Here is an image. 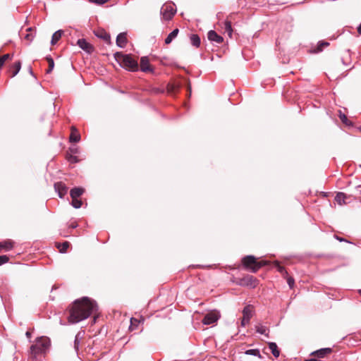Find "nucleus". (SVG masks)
<instances>
[{
    "mask_svg": "<svg viewBox=\"0 0 361 361\" xmlns=\"http://www.w3.org/2000/svg\"><path fill=\"white\" fill-rule=\"evenodd\" d=\"M97 307V303L86 297L75 300L68 309V322L75 324L88 318Z\"/></svg>",
    "mask_w": 361,
    "mask_h": 361,
    "instance_id": "obj_1",
    "label": "nucleus"
},
{
    "mask_svg": "<svg viewBox=\"0 0 361 361\" xmlns=\"http://www.w3.org/2000/svg\"><path fill=\"white\" fill-rule=\"evenodd\" d=\"M50 346V340L48 337L38 338L35 343L31 345L30 357L32 360H37L44 355Z\"/></svg>",
    "mask_w": 361,
    "mask_h": 361,
    "instance_id": "obj_2",
    "label": "nucleus"
},
{
    "mask_svg": "<svg viewBox=\"0 0 361 361\" xmlns=\"http://www.w3.org/2000/svg\"><path fill=\"white\" fill-rule=\"evenodd\" d=\"M115 58L116 61L121 63V66L127 70L130 71H136L138 70V63L131 55L116 52L115 54Z\"/></svg>",
    "mask_w": 361,
    "mask_h": 361,
    "instance_id": "obj_3",
    "label": "nucleus"
},
{
    "mask_svg": "<svg viewBox=\"0 0 361 361\" xmlns=\"http://www.w3.org/2000/svg\"><path fill=\"white\" fill-rule=\"evenodd\" d=\"M243 265L252 272L256 273L261 267L269 264L267 261H257V259L252 255H247L242 259Z\"/></svg>",
    "mask_w": 361,
    "mask_h": 361,
    "instance_id": "obj_4",
    "label": "nucleus"
},
{
    "mask_svg": "<svg viewBox=\"0 0 361 361\" xmlns=\"http://www.w3.org/2000/svg\"><path fill=\"white\" fill-rule=\"evenodd\" d=\"M237 283L242 286H247L254 288L257 286V280L253 276L247 275L243 278L239 279Z\"/></svg>",
    "mask_w": 361,
    "mask_h": 361,
    "instance_id": "obj_5",
    "label": "nucleus"
},
{
    "mask_svg": "<svg viewBox=\"0 0 361 361\" xmlns=\"http://www.w3.org/2000/svg\"><path fill=\"white\" fill-rule=\"evenodd\" d=\"M254 307L252 305H246L243 310V318L241 319V326H245L249 324L250 319L252 317Z\"/></svg>",
    "mask_w": 361,
    "mask_h": 361,
    "instance_id": "obj_6",
    "label": "nucleus"
},
{
    "mask_svg": "<svg viewBox=\"0 0 361 361\" xmlns=\"http://www.w3.org/2000/svg\"><path fill=\"white\" fill-rule=\"evenodd\" d=\"M161 13L163 16V18L166 20L172 19L176 13V11L173 9L171 5H164L161 10Z\"/></svg>",
    "mask_w": 361,
    "mask_h": 361,
    "instance_id": "obj_7",
    "label": "nucleus"
},
{
    "mask_svg": "<svg viewBox=\"0 0 361 361\" xmlns=\"http://www.w3.org/2000/svg\"><path fill=\"white\" fill-rule=\"evenodd\" d=\"M219 318V314L217 311H211L204 316L202 322L204 324L209 325L216 322Z\"/></svg>",
    "mask_w": 361,
    "mask_h": 361,
    "instance_id": "obj_8",
    "label": "nucleus"
},
{
    "mask_svg": "<svg viewBox=\"0 0 361 361\" xmlns=\"http://www.w3.org/2000/svg\"><path fill=\"white\" fill-rule=\"evenodd\" d=\"M77 44L82 49L88 54L92 53L94 50V47L84 39H78Z\"/></svg>",
    "mask_w": 361,
    "mask_h": 361,
    "instance_id": "obj_9",
    "label": "nucleus"
},
{
    "mask_svg": "<svg viewBox=\"0 0 361 361\" xmlns=\"http://www.w3.org/2000/svg\"><path fill=\"white\" fill-rule=\"evenodd\" d=\"M54 189L58 192L59 196L62 198L68 192V187L63 182H57L54 183Z\"/></svg>",
    "mask_w": 361,
    "mask_h": 361,
    "instance_id": "obj_10",
    "label": "nucleus"
},
{
    "mask_svg": "<svg viewBox=\"0 0 361 361\" xmlns=\"http://www.w3.org/2000/svg\"><path fill=\"white\" fill-rule=\"evenodd\" d=\"M207 37L209 41L214 42L217 44H221L224 42V38L214 30L209 31Z\"/></svg>",
    "mask_w": 361,
    "mask_h": 361,
    "instance_id": "obj_11",
    "label": "nucleus"
},
{
    "mask_svg": "<svg viewBox=\"0 0 361 361\" xmlns=\"http://www.w3.org/2000/svg\"><path fill=\"white\" fill-rule=\"evenodd\" d=\"M94 34L97 37L104 39L108 44H111L110 35L108 32H106L104 30L99 29L94 32Z\"/></svg>",
    "mask_w": 361,
    "mask_h": 361,
    "instance_id": "obj_12",
    "label": "nucleus"
},
{
    "mask_svg": "<svg viewBox=\"0 0 361 361\" xmlns=\"http://www.w3.org/2000/svg\"><path fill=\"white\" fill-rule=\"evenodd\" d=\"M140 68L144 72L152 71L149 61L147 57H142L140 59Z\"/></svg>",
    "mask_w": 361,
    "mask_h": 361,
    "instance_id": "obj_13",
    "label": "nucleus"
},
{
    "mask_svg": "<svg viewBox=\"0 0 361 361\" xmlns=\"http://www.w3.org/2000/svg\"><path fill=\"white\" fill-rule=\"evenodd\" d=\"M332 353V349L330 348H322L312 353V355L317 356L319 358L324 357L326 355Z\"/></svg>",
    "mask_w": 361,
    "mask_h": 361,
    "instance_id": "obj_14",
    "label": "nucleus"
},
{
    "mask_svg": "<svg viewBox=\"0 0 361 361\" xmlns=\"http://www.w3.org/2000/svg\"><path fill=\"white\" fill-rule=\"evenodd\" d=\"M128 42L126 33L122 32L120 33L117 37H116V44L120 47H126V44Z\"/></svg>",
    "mask_w": 361,
    "mask_h": 361,
    "instance_id": "obj_15",
    "label": "nucleus"
},
{
    "mask_svg": "<svg viewBox=\"0 0 361 361\" xmlns=\"http://www.w3.org/2000/svg\"><path fill=\"white\" fill-rule=\"evenodd\" d=\"M348 198L347 195H345L343 192H338L335 197V201L339 204V205H343L346 204L348 202L346 200Z\"/></svg>",
    "mask_w": 361,
    "mask_h": 361,
    "instance_id": "obj_16",
    "label": "nucleus"
},
{
    "mask_svg": "<svg viewBox=\"0 0 361 361\" xmlns=\"http://www.w3.org/2000/svg\"><path fill=\"white\" fill-rule=\"evenodd\" d=\"M69 140L71 142H78L80 140V135L78 130L74 126L71 127V133L70 135Z\"/></svg>",
    "mask_w": 361,
    "mask_h": 361,
    "instance_id": "obj_17",
    "label": "nucleus"
},
{
    "mask_svg": "<svg viewBox=\"0 0 361 361\" xmlns=\"http://www.w3.org/2000/svg\"><path fill=\"white\" fill-rule=\"evenodd\" d=\"M84 192L85 190L82 188H74L71 190L70 195L72 199L78 198Z\"/></svg>",
    "mask_w": 361,
    "mask_h": 361,
    "instance_id": "obj_18",
    "label": "nucleus"
},
{
    "mask_svg": "<svg viewBox=\"0 0 361 361\" xmlns=\"http://www.w3.org/2000/svg\"><path fill=\"white\" fill-rule=\"evenodd\" d=\"M256 331L260 334L265 335L266 336H269V329L267 326H264L262 324H258L255 326Z\"/></svg>",
    "mask_w": 361,
    "mask_h": 361,
    "instance_id": "obj_19",
    "label": "nucleus"
},
{
    "mask_svg": "<svg viewBox=\"0 0 361 361\" xmlns=\"http://www.w3.org/2000/svg\"><path fill=\"white\" fill-rule=\"evenodd\" d=\"M269 348L271 351V353L275 357H278L280 355V350L278 348V346L276 343L270 342L268 343Z\"/></svg>",
    "mask_w": 361,
    "mask_h": 361,
    "instance_id": "obj_20",
    "label": "nucleus"
},
{
    "mask_svg": "<svg viewBox=\"0 0 361 361\" xmlns=\"http://www.w3.org/2000/svg\"><path fill=\"white\" fill-rule=\"evenodd\" d=\"M70 246V243L68 241H65L62 243H56V247L59 249V252L61 253H64L67 251L68 248Z\"/></svg>",
    "mask_w": 361,
    "mask_h": 361,
    "instance_id": "obj_21",
    "label": "nucleus"
},
{
    "mask_svg": "<svg viewBox=\"0 0 361 361\" xmlns=\"http://www.w3.org/2000/svg\"><path fill=\"white\" fill-rule=\"evenodd\" d=\"M178 32L179 30L178 28L173 30L165 39V44H169L172 42V40L177 37Z\"/></svg>",
    "mask_w": 361,
    "mask_h": 361,
    "instance_id": "obj_22",
    "label": "nucleus"
},
{
    "mask_svg": "<svg viewBox=\"0 0 361 361\" xmlns=\"http://www.w3.org/2000/svg\"><path fill=\"white\" fill-rule=\"evenodd\" d=\"M63 33V32L60 30L55 32L53 34L52 37H51V42L52 45H54L55 44H56L58 42V41L61 38Z\"/></svg>",
    "mask_w": 361,
    "mask_h": 361,
    "instance_id": "obj_23",
    "label": "nucleus"
},
{
    "mask_svg": "<svg viewBox=\"0 0 361 361\" xmlns=\"http://www.w3.org/2000/svg\"><path fill=\"white\" fill-rule=\"evenodd\" d=\"M20 68H21L20 61H18L15 62L11 67V71H12L11 77L16 76L18 74V73L20 71Z\"/></svg>",
    "mask_w": 361,
    "mask_h": 361,
    "instance_id": "obj_24",
    "label": "nucleus"
},
{
    "mask_svg": "<svg viewBox=\"0 0 361 361\" xmlns=\"http://www.w3.org/2000/svg\"><path fill=\"white\" fill-rule=\"evenodd\" d=\"M190 42L191 44L196 47H199L200 45V38L197 35H192L190 36Z\"/></svg>",
    "mask_w": 361,
    "mask_h": 361,
    "instance_id": "obj_25",
    "label": "nucleus"
},
{
    "mask_svg": "<svg viewBox=\"0 0 361 361\" xmlns=\"http://www.w3.org/2000/svg\"><path fill=\"white\" fill-rule=\"evenodd\" d=\"M274 266L277 268V270L283 275V277H286L288 276V272L285 269V268L280 265L278 261H275L274 262Z\"/></svg>",
    "mask_w": 361,
    "mask_h": 361,
    "instance_id": "obj_26",
    "label": "nucleus"
},
{
    "mask_svg": "<svg viewBox=\"0 0 361 361\" xmlns=\"http://www.w3.org/2000/svg\"><path fill=\"white\" fill-rule=\"evenodd\" d=\"M179 85L175 83H169L167 85V91L169 93L173 94L178 91Z\"/></svg>",
    "mask_w": 361,
    "mask_h": 361,
    "instance_id": "obj_27",
    "label": "nucleus"
},
{
    "mask_svg": "<svg viewBox=\"0 0 361 361\" xmlns=\"http://www.w3.org/2000/svg\"><path fill=\"white\" fill-rule=\"evenodd\" d=\"M224 30L230 37H232L233 29L230 21L226 20L224 22Z\"/></svg>",
    "mask_w": 361,
    "mask_h": 361,
    "instance_id": "obj_28",
    "label": "nucleus"
},
{
    "mask_svg": "<svg viewBox=\"0 0 361 361\" xmlns=\"http://www.w3.org/2000/svg\"><path fill=\"white\" fill-rule=\"evenodd\" d=\"M46 60L48 62L49 67L47 70V73H50L54 67V61L51 56L46 57Z\"/></svg>",
    "mask_w": 361,
    "mask_h": 361,
    "instance_id": "obj_29",
    "label": "nucleus"
},
{
    "mask_svg": "<svg viewBox=\"0 0 361 361\" xmlns=\"http://www.w3.org/2000/svg\"><path fill=\"white\" fill-rule=\"evenodd\" d=\"M139 323H140L139 319L134 318V317L131 318L130 319V326L129 327L130 330L133 331V330L135 329L137 327Z\"/></svg>",
    "mask_w": 361,
    "mask_h": 361,
    "instance_id": "obj_30",
    "label": "nucleus"
},
{
    "mask_svg": "<svg viewBox=\"0 0 361 361\" xmlns=\"http://www.w3.org/2000/svg\"><path fill=\"white\" fill-rule=\"evenodd\" d=\"M339 118L341 119V121L346 126H350L351 125V121H350L348 120V118H347V116L344 114H342L341 111H339Z\"/></svg>",
    "mask_w": 361,
    "mask_h": 361,
    "instance_id": "obj_31",
    "label": "nucleus"
},
{
    "mask_svg": "<svg viewBox=\"0 0 361 361\" xmlns=\"http://www.w3.org/2000/svg\"><path fill=\"white\" fill-rule=\"evenodd\" d=\"M71 204L73 207L78 209L82 207V202L78 198L72 199Z\"/></svg>",
    "mask_w": 361,
    "mask_h": 361,
    "instance_id": "obj_32",
    "label": "nucleus"
},
{
    "mask_svg": "<svg viewBox=\"0 0 361 361\" xmlns=\"http://www.w3.org/2000/svg\"><path fill=\"white\" fill-rule=\"evenodd\" d=\"M245 354L258 356L259 357H261V355L258 349L247 350L245 351Z\"/></svg>",
    "mask_w": 361,
    "mask_h": 361,
    "instance_id": "obj_33",
    "label": "nucleus"
},
{
    "mask_svg": "<svg viewBox=\"0 0 361 361\" xmlns=\"http://www.w3.org/2000/svg\"><path fill=\"white\" fill-rule=\"evenodd\" d=\"M329 45V42H319L317 45V50L316 51L317 52H319V51H322L323 48L325 47H327Z\"/></svg>",
    "mask_w": 361,
    "mask_h": 361,
    "instance_id": "obj_34",
    "label": "nucleus"
},
{
    "mask_svg": "<svg viewBox=\"0 0 361 361\" xmlns=\"http://www.w3.org/2000/svg\"><path fill=\"white\" fill-rule=\"evenodd\" d=\"M27 31L29 32L30 33H27L25 36V39H27L29 42H32V39H34V35L31 33L32 31V29L31 27H29V28L27 29Z\"/></svg>",
    "mask_w": 361,
    "mask_h": 361,
    "instance_id": "obj_35",
    "label": "nucleus"
},
{
    "mask_svg": "<svg viewBox=\"0 0 361 361\" xmlns=\"http://www.w3.org/2000/svg\"><path fill=\"white\" fill-rule=\"evenodd\" d=\"M8 260H9V258L6 255H1L0 256V266L8 262Z\"/></svg>",
    "mask_w": 361,
    "mask_h": 361,
    "instance_id": "obj_36",
    "label": "nucleus"
},
{
    "mask_svg": "<svg viewBox=\"0 0 361 361\" xmlns=\"http://www.w3.org/2000/svg\"><path fill=\"white\" fill-rule=\"evenodd\" d=\"M285 278L287 279V282H288V284L289 285L290 288H293V284H294L293 278H292L290 276H288Z\"/></svg>",
    "mask_w": 361,
    "mask_h": 361,
    "instance_id": "obj_37",
    "label": "nucleus"
},
{
    "mask_svg": "<svg viewBox=\"0 0 361 361\" xmlns=\"http://www.w3.org/2000/svg\"><path fill=\"white\" fill-rule=\"evenodd\" d=\"M91 3H94L99 5H102L108 1V0H89Z\"/></svg>",
    "mask_w": 361,
    "mask_h": 361,
    "instance_id": "obj_38",
    "label": "nucleus"
},
{
    "mask_svg": "<svg viewBox=\"0 0 361 361\" xmlns=\"http://www.w3.org/2000/svg\"><path fill=\"white\" fill-rule=\"evenodd\" d=\"M1 57L5 61H6L7 60H11L13 57V54H4L3 56H1Z\"/></svg>",
    "mask_w": 361,
    "mask_h": 361,
    "instance_id": "obj_39",
    "label": "nucleus"
},
{
    "mask_svg": "<svg viewBox=\"0 0 361 361\" xmlns=\"http://www.w3.org/2000/svg\"><path fill=\"white\" fill-rule=\"evenodd\" d=\"M68 160L72 163H74V162H77L78 161V159H77V157H75V156H73V155H69L68 157H67Z\"/></svg>",
    "mask_w": 361,
    "mask_h": 361,
    "instance_id": "obj_40",
    "label": "nucleus"
},
{
    "mask_svg": "<svg viewBox=\"0 0 361 361\" xmlns=\"http://www.w3.org/2000/svg\"><path fill=\"white\" fill-rule=\"evenodd\" d=\"M5 61L0 56V70L2 68L5 63Z\"/></svg>",
    "mask_w": 361,
    "mask_h": 361,
    "instance_id": "obj_41",
    "label": "nucleus"
},
{
    "mask_svg": "<svg viewBox=\"0 0 361 361\" xmlns=\"http://www.w3.org/2000/svg\"><path fill=\"white\" fill-rule=\"evenodd\" d=\"M70 226L72 228H76L78 226V224L76 223H73Z\"/></svg>",
    "mask_w": 361,
    "mask_h": 361,
    "instance_id": "obj_42",
    "label": "nucleus"
},
{
    "mask_svg": "<svg viewBox=\"0 0 361 361\" xmlns=\"http://www.w3.org/2000/svg\"><path fill=\"white\" fill-rule=\"evenodd\" d=\"M26 336H27V338H30V337H31V333H30V332H29V331H27V332H26Z\"/></svg>",
    "mask_w": 361,
    "mask_h": 361,
    "instance_id": "obj_43",
    "label": "nucleus"
},
{
    "mask_svg": "<svg viewBox=\"0 0 361 361\" xmlns=\"http://www.w3.org/2000/svg\"><path fill=\"white\" fill-rule=\"evenodd\" d=\"M78 338H76L75 340V348H78Z\"/></svg>",
    "mask_w": 361,
    "mask_h": 361,
    "instance_id": "obj_44",
    "label": "nucleus"
},
{
    "mask_svg": "<svg viewBox=\"0 0 361 361\" xmlns=\"http://www.w3.org/2000/svg\"><path fill=\"white\" fill-rule=\"evenodd\" d=\"M360 130H361V127H360Z\"/></svg>",
    "mask_w": 361,
    "mask_h": 361,
    "instance_id": "obj_45",
    "label": "nucleus"
},
{
    "mask_svg": "<svg viewBox=\"0 0 361 361\" xmlns=\"http://www.w3.org/2000/svg\"><path fill=\"white\" fill-rule=\"evenodd\" d=\"M360 293H361V290H360Z\"/></svg>",
    "mask_w": 361,
    "mask_h": 361,
    "instance_id": "obj_46",
    "label": "nucleus"
}]
</instances>
